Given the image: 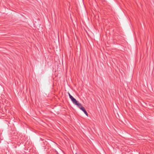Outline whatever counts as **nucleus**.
<instances>
[{"mask_svg":"<svg viewBox=\"0 0 154 154\" xmlns=\"http://www.w3.org/2000/svg\"><path fill=\"white\" fill-rule=\"evenodd\" d=\"M74 104L76 105L79 107V108L81 109L83 107V106L81 105V104L79 103L77 100H76V102H75L74 103Z\"/></svg>","mask_w":154,"mask_h":154,"instance_id":"f257e3e1","label":"nucleus"},{"mask_svg":"<svg viewBox=\"0 0 154 154\" xmlns=\"http://www.w3.org/2000/svg\"><path fill=\"white\" fill-rule=\"evenodd\" d=\"M69 98L71 99L73 103H74L77 100L75 98H74L72 96H70Z\"/></svg>","mask_w":154,"mask_h":154,"instance_id":"f03ea898","label":"nucleus"},{"mask_svg":"<svg viewBox=\"0 0 154 154\" xmlns=\"http://www.w3.org/2000/svg\"><path fill=\"white\" fill-rule=\"evenodd\" d=\"M81 110L84 112V113L86 115V116H88V113L84 107L82 109H81Z\"/></svg>","mask_w":154,"mask_h":154,"instance_id":"7ed1b4c3","label":"nucleus"},{"mask_svg":"<svg viewBox=\"0 0 154 154\" xmlns=\"http://www.w3.org/2000/svg\"><path fill=\"white\" fill-rule=\"evenodd\" d=\"M68 94H69V97H70V96H72V95H71V94H70V93H68Z\"/></svg>","mask_w":154,"mask_h":154,"instance_id":"20e7f679","label":"nucleus"},{"mask_svg":"<svg viewBox=\"0 0 154 154\" xmlns=\"http://www.w3.org/2000/svg\"><path fill=\"white\" fill-rule=\"evenodd\" d=\"M68 94H69V97H70V96H72V95H71V94H70V93H68Z\"/></svg>","mask_w":154,"mask_h":154,"instance_id":"39448f33","label":"nucleus"},{"mask_svg":"<svg viewBox=\"0 0 154 154\" xmlns=\"http://www.w3.org/2000/svg\"><path fill=\"white\" fill-rule=\"evenodd\" d=\"M75 154H77V153H76Z\"/></svg>","mask_w":154,"mask_h":154,"instance_id":"423d86ee","label":"nucleus"}]
</instances>
